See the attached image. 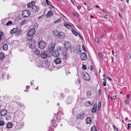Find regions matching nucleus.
Wrapping results in <instances>:
<instances>
[{
  "mask_svg": "<svg viewBox=\"0 0 131 131\" xmlns=\"http://www.w3.org/2000/svg\"><path fill=\"white\" fill-rule=\"evenodd\" d=\"M63 115L62 112H58L57 115L56 114L54 115V117L52 120V124L49 128V131H54L53 129L57 126L58 123L60 122V119Z\"/></svg>",
  "mask_w": 131,
  "mask_h": 131,
  "instance_id": "obj_1",
  "label": "nucleus"
},
{
  "mask_svg": "<svg viewBox=\"0 0 131 131\" xmlns=\"http://www.w3.org/2000/svg\"><path fill=\"white\" fill-rule=\"evenodd\" d=\"M14 120L17 123H19L24 117V114L23 112L17 111L14 114Z\"/></svg>",
  "mask_w": 131,
  "mask_h": 131,
  "instance_id": "obj_2",
  "label": "nucleus"
},
{
  "mask_svg": "<svg viewBox=\"0 0 131 131\" xmlns=\"http://www.w3.org/2000/svg\"><path fill=\"white\" fill-rule=\"evenodd\" d=\"M85 116V113L84 112H83L77 114L76 115V118L77 119L82 120L84 119Z\"/></svg>",
  "mask_w": 131,
  "mask_h": 131,
  "instance_id": "obj_3",
  "label": "nucleus"
},
{
  "mask_svg": "<svg viewBox=\"0 0 131 131\" xmlns=\"http://www.w3.org/2000/svg\"><path fill=\"white\" fill-rule=\"evenodd\" d=\"M36 41L34 40H31L28 43V46L30 48L33 49L35 47L36 45Z\"/></svg>",
  "mask_w": 131,
  "mask_h": 131,
  "instance_id": "obj_4",
  "label": "nucleus"
},
{
  "mask_svg": "<svg viewBox=\"0 0 131 131\" xmlns=\"http://www.w3.org/2000/svg\"><path fill=\"white\" fill-rule=\"evenodd\" d=\"M36 30L34 28H31L28 31L27 34L29 37H32L35 34Z\"/></svg>",
  "mask_w": 131,
  "mask_h": 131,
  "instance_id": "obj_5",
  "label": "nucleus"
},
{
  "mask_svg": "<svg viewBox=\"0 0 131 131\" xmlns=\"http://www.w3.org/2000/svg\"><path fill=\"white\" fill-rule=\"evenodd\" d=\"M30 14V12L28 10H23L22 12L23 16L24 17H28Z\"/></svg>",
  "mask_w": 131,
  "mask_h": 131,
  "instance_id": "obj_6",
  "label": "nucleus"
},
{
  "mask_svg": "<svg viewBox=\"0 0 131 131\" xmlns=\"http://www.w3.org/2000/svg\"><path fill=\"white\" fill-rule=\"evenodd\" d=\"M39 47L41 49H43L46 46V43L45 42L42 40L40 41L38 43Z\"/></svg>",
  "mask_w": 131,
  "mask_h": 131,
  "instance_id": "obj_7",
  "label": "nucleus"
},
{
  "mask_svg": "<svg viewBox=\"0 0 131 131\" xmlns=\"http://www.w3.org/2000/svg\"><path fill=\"white\" fill-rule=\"evenodd\" d=\"M61 49L60 48L59 50L58 49L54 51L52 53V55L54 57H58L59 55V50L60 51L61 50Z\"/></svg>",
  "mask_w": 131,
  "mask_h": 131,
  "instance_id": "obj_8",
  "label": "nucleus"
},
{
  "mask_svg": "<svg viewBox=\"0 0 131 131\" xmlns=\"http://www.w3.org/2000/svg\"><path fill=\"white\" fill-rule=\"evenodd\" d=\"M80 58L82 60H86L87 58V55L86 53L85 52L81 53L80 55Z\"/></svg>",
  "mask_w": 131,
  "mask_h": 131,
  "instance_id": "obj_9",
  "label": "nucleus"
},
{
  "mask_svg": "<svg viewBox=\"0 0 131 131\" xmlns=\"http://www.w3.org/2000/svg\"><path fill=\"white\" fill-rule=\"evenodd\" d=\"M64 45L65 47L67 49H69L71 48V44L68 41H65L64 42Z\"/></svg>",
  "mask_w": 131,
  "mask_h": 131,
  "instance_id": "obj_10",
  "label": "nucleus"
},
{
  "mask_svg": "<svg viewBox=\"0 0 131 131\" xmlns=\"http://www.w3.org/2000/svg\"><path fill=\"white\" fill-rule=\"evenodd\" d=\"M83 78L84 80L87 81H89L90 79V77L88 74L87 73H85L83 74Z\"/></svg>",
  "mask_w": 131,
  "mask_h": 131,
  "instance_id": "obj_11",
  "label": "nucleus"
},
{
  "mask_svg": "<svg viewBox=\"0 0 131 131\" xmlns=\"http://www.w3.org/2000/svg\"><path fill=\"white\" fill-rule=\"evenodd\" d=\"M64 34L62 32H60L56 35V36L60 39H63L64 37Z\"/></svg>",
  "mask_w": 131,
  "mask_h": 131,
  "instance_id": "obj_12",
  "label": "nucleus"
},
{
  "mask_svg": "<svg viewBox=\"0 0 131 131\" xmlns=\"http://www.w3.org/2000/svg\"><path fill=\"white\" fill-rule=\"evenodd\" d=\"M31 9V11L35 13L38 12L39 10V7L35 5H34Z\"/></svg>",
  "mask_w": 131,
  "mask_h": 131,
  "instance_id": "obj_13",
  "label": "nucleus"
},
{
  "mask_svg": "<svg viewBox=\"0 0 131 131\" xmlns=\"http://www.w3.org/2000/svg\"><path fill=\"white\" fill-rule=\"evenodd\" d=\"M55 47V43L54 42L51 43L49 45L48 48L50 51L53 50Z\"/></svg>",
  "mask_w": 131,
  "mask_h": 131,
  "instance_id": "obj_14",
  "label": "nucleus"
},
{
  "mask_svg": "<svg viewBox=\"0 0 131 131\" xmlns=\"http://www.w3.org/2000/svg\"><path fill=\"white\" fill-rule=\"evenodd\" d=\"M35 3L34 1H32L31 2L28 3L27 5V7L28 8H32L35 5Z\"/></svg>",
  "mask_w": 131,
  "mask_h": 131,
  "instance_id": "obj_15",
  "label": "nucleus"
},
{
  "mask_svg": "<svg viewBox=\"0 0 131 131\" xmlns=\"http://www.w3.org/2000/svg\"><path fill=\"white\" fill-rule=\"evenodd\" d=\"M0 112H1V116H4L6 115L7 111L6 109H3Z\"/></svg>",
  "mask_w": 131,
  "mask_h": 131,
  "instance_id": "obj_16",
  "label": "nucleus"
},
{
  "mask_svg": "<svg viewBox=\"0 0 131 131\" xmlns=\"http://www.w3.org/2000/svg\"><path fill=\"white\" fill-rule=\"evenodd\" d=\"M53 15V12L51 11H49L46 14V17L47 18H49L52 16Z\"/></svg>",
  "mask_w": 131,
  "mask_h": 131,
  "instance_id": "obj_17",
  "label": "nucleus"
},
{
  "mask_svg": "<svg viewBox=\"0 0 131 131\" xmlns=\"http://www.w3.org/2000/svg\"><path fill=\"white\" fill-rule=\"evenodd\" d=\"M97 105L96 104H94L92 110V113H95L96 112L97 110Z\"/></svg>",
  "mask_w": 131,
  "mask_h": 131,
  "instance_id": "obj_18",
  "label": "nucleus"
},
{
  "mask_svg": "<svg viewBox=\"0 0 131 131\" xmlns=\"http://www.w3.org/2000/svg\"><path fill=\"white\" fill-rule=\"evenodd\" d=\"M47 54L45 52H42L40 54L41 57L44 59H46L47 57Z\"/></svg>",
  "mask_w": 131,
  "mask_h": 131,
  "instance_id": "obj_19",
  "label": "nucleus"
},
{
  "mask_svg": "<svg viewBox=\"0 0 131 131\" xmlns=\"http://www.w3.org/2000/svg\"><path fill=\"white\" fill-rule=\"evenodd\" d=\"M24 125V123H20L17 124L16 127H18V129H21L22 128Z\"/></svg>",
  "mask_w": 131,
  "mask_h": 131,
  "instance_id": "obj_20",
  "label": "nucleus"
},
{
  "mask_svg": "<svg viewBox=\"0 0 131 131\" xmlns=\"http://www.w3.org/2000/svg\"><path fill=\"white\" fill-rule=\"evenodd\" d=\"M54 62L55 63L57 64H59L61 62L60 59L59 58H56L54 60Z\"/></svg>",
  "mask_w": 131,
  "mask_h": 131,
  "instance_id": "obj_21",
  "label": "nucleus"
},
{
  "mask_svg": "<svg viewBox=\"0 0 131 131\" xmlns=\"http://www.w3.org/2000/svg\"><path fill=\"white\" fill-rule=\"evenodd\" d=\"M86 121L87 124H90L92 121L91 118L90 117H88L86 119Z\"/></svg>",
  "mask_w": 131,
  "mask_h": 131,
  "instance_id": "obj_22",
  "label": "nucleus"
},
{
  "mask_svg": "<svg viewBox=\"0 0 131 131\" xmlns=\"http://www.w3.org/2000/svg\"><path fill=\"white\" fill-rule=\"evenodd\" d=\"M17 28H14L11 30L10 32V33L11 34H13L14 33H16V32L17 31Z\"/></svg>",
  "mask_w": 131,
  "mask_h": 131,
  "instance_id": "obj_23",
  "label": "nucleus"
},
{
  "mask_svg": "<svg viewBox=\"0 0 131 131\" xmlns=\"http://www.w3.org/2000/svg\"><path fill=\"white\" fill-rule=\"evenodd\" d=\"M64 26L67 28L70 29L71 28V26L69 24L65 22L63 23Z\"/></svg>",
  "mask_w": 131,
  "mask_h": 131,
  "instance_id": "obj_24",
  "label": "nucleus"
},
{
  "mask_svg": "<svg viewBox=\"0 0 131 131\" xmlns=\"http://www.w3.org/2000/svg\"><path fill=\"white\" fill-rule=\"evenodd\" d=\"M84 105L86 106H90L92 105V104L90 101H88L84 103Z\"/></svg>",
  "mask_w": 131,
  "mask_h": 131,
  "instance_id": "obj_25",
  "label": "nucleus"
},
{
  "mask_svg": "<svg viewBox=\"0 0 131 131\" xmlns=\"http://www.w3.org/2000/svg\"><path fill=\"white\" fill-rule=\"evenodd\" d=\"M34 52L35 54L37 55H39L40 53L39 51L37 49H35Z\"/></svg>",
  "mask_w": 131,
  "mask_h": 131,
  "instance_id": "obj_26",
  "label": "nucleus"
},
{
  "mask_svg": "<svg viewBox=\"0 0 131 131\" xmlns=\"http://www.w3.org/2000/svg\"><path fill=\"white\" fill-rule=\"evenodd\" d=\"M12 124L10 122L8 123L7 124V127L8 128H11L12 127Z\"/></svg>",
  "mask_w": 131,
  "mask_h": 131,
  "instance_id": "obj_27",
  "label": "nucleus"
},
{
  "mask_svg": "<svg viewBox=\"0 0 131 131\" xmlns=\"http://www.w3.org/2000/svg\"><path fill=\"white\" fill-rule=\"evenodd\" d=\"M91 131H97L96 127L95 126H94L91 128Z\"/></svg>",
  "mask_w": 131,
  "mask_h": 131,
  "instance_id": "obj_28",
  "label": "nucleus"
},
{
  "mask_svg": "<svg viewBox=\"0 0 131 131\" xmlns=\"http://www.w3.org/2000/svg\"><path fill=\"white\" fill-rule=\"evenodd\" d=\"M8 49V46L7 44H4L3 46V49L4 50H6Z\"/></svg>",
  "mask_w": 131,
  "mask_h": 131,
  "instance_id": "obj_29",
  "label": "nucleus"
},
{
  "mask_svg": "<svg viewBox=\"0 0 131 131\" xmlns=\"http://www.w3.org/2000/svg\"><path fill=\"white\" fill-rule=\"evenodd\" d=\"M27 23V20L26 19H24L22 20L20 24L21 25H23Z\"/></svg>",
  "mask_w": 131,
  "mask_h": 131,
  "instance_id": "obj_30",
  "label": "nucleus"
},
{
  "mask_svg": "<svg viewBox=\"0 0 131 131\" xmlns=\"http://www.w3.org/2000/svg\"><path fill=\"white\" fill-rule=\"evenodd\" d=\"M4 57V54L3 53H0V59H3Z\"/></svg>",
  "mask_w": 131,
  "mask_h": 131,
  "instance_id": "obj_31",
  "label": "nucleus"
},
{
  "mask_svg": "<svg viewBox=\"0 0 131 131\" xmlns=\"http://www.w3.org/2000/svg\"><path fill=\"white\" fill-rule=\"evenodd\" d=\"M72 31L73 33L75 36H77V35L78 33L75 31L74 29L73 28L72 29Z\"/></svg>",
  "mask_w": 131,
  "mask_h": 131,
  "instance_id": "obj_32",
  "label": "nucleus"
},
{
  "mask_svg": "<svg viewBox=\"0 0 131 131\" xmlns=\"http://www.w3.org/2000/svg\"><path fill=\"white\" fill-rule=\"evenodd\" d=\"M21 34V31L19 30L17 31H16V36H18Z\"/></svg>",
  "mask_w": 131,
  "mask_h": 131,
  "instance_id": "obj_33",
  "label": "nucleus"
},
{
  "mask_svg": "<svg viewBox=\"0 0 131 131\" xmlns=\"http://www.w3.org/2000/svg\"><path fill=\"white\" fill-rule=\"evenodd\" d=\"M68 57V56L66 53H65L63 55V57L64 60H66Z\"/></svg>",
  "mask_w": 131,
  "mask_h": 131,
  "instance_id": "obj_34",
  "label": "nucleus"
},
{
  "mask_svg": "<svg viewBox=\"0 0 131 131\" xmlns=\"http://www.w3.org/2000/svg\"><path fill=\"white\" fill-rule=\"evenodd\" d=\"M11 118V116L10 115H7L6 117V119L7 120L10 119Z\"/></svg>",
  "mask_w": 131,
  "mask_h": 131,
  "instance_id": "obj_35",
  "label": "nucleus"
},
{
  "mask_svg": "<svg viewBox=\"0 0 131 131\" xmlns=\"http://www.w3.org/2000/svg\"><path fill=\"white\" fill-rule=\"evenodd\" d=\"M91 94V92L90 91H89L87 92L86 95L88 96H90Z\"/></svg>",
  "mask_w": 131,
  "mask_h": 131,
  "instance_id": "obj_36",
  "label": "nucleus"
},
{
  "mask_svg": "<svg viewBox=\"0 0 131 131\" xmlns=\"http://www.w3.org/2000/svg\"><path fill=\"white\" fill-rule=\"evenodd\" d=\"M53 34L55 35L56 36V35L58 34V33H59V32L57 31V30H54L53 31Z\"/></svg>",
  "mask_w": 131,
  "mask_h": 131,
  "instance_id": "obj_37",
  "label": "nucleus"
},
{
  "mask_svg": "<svg viewBox=\"0 0 131 131\" xmlns=\"http://www.w3.org/2000/svg\"><path fill=\"white\" fill-rule=\"evenodd\" d=\"M101 102H99L98 103V110H100L101 106Z\"/></svg>",
  "mask_w": 131,
  "mask_h": 131,
  "instance_id": "obj_38",
  "label": "nucleus"
},
{
  "mask_svg": "<svg viewBox=\"0 0 131 131\" xmlns=\"http://www.w3.org/2000/svg\"><path fill=\"white\" fill-rule=\"evenodd\" d=\"M113 128H114L115 131H118L117 128L116 127L115 125H113Z\"/></svg>",
  "mask_w": 131,
  "mask_h": 131,
  "instance_id": "obj_39",
  "label": "nucleus"
},
{
  "mask_svg": "<svg viewBox=\"0 0 131 131\" xmlns=\"http://www.w3.org/2000/svg\"><path fill=\"white\" fill-rule=\"evenodd\" d=\"M126 58L128 60H129L131 58V57L130 55L129 54H127L126 55Z\"/></svg>",
  "mask_w": 131,
  "mask_h": 131,
  "instance_id": "obj_40",
  "label": "nucleus"
},
{
  "mask_svg": "<svg viewBox=\"0 0 131 131\" xmlns=\"http://www.w3.org/2000/svg\"><path fill=\"white\" fill-rule=\"evenodd\" d=\"M86 67H87L86 65L83 64L82 68L83 70H85L87 69Z\"/></svg>",
  "mask_w": 131,
  "mask_h": 131,
  "instance_id": "obj_41",
  "label": "nucleus"
},
{
  "mask_svg": "<svg viewBox=\"0 0 131 131\" xmlns=\"http://www.w3.org/2000/svg\"><path fill=\"white\" fill-rule=\"evenodd\" d=\"M123 36L122 34H120L119 37V38L121 40L123 39Z\"/></svg>",
  "mask_w": 131,
  "mask_h": 131,
  "instance_id": "obj_42",
  "label": "nucleus"
},
{
  "mask_svg": "<svg viewBox=\"0 0 131 131\" xmlns=\"http://www.w3.org/2000/svg\"><path fill=\"white\" fill-rule=\"evenodd\" d=\"M12 24V21H9L6 24V25L7 26H9Z\"/></svg>",
  "mask_w": 131,
  "mask_h": 131,
  "instance_id": "obj_43",
  "label": "nucleus"
},
{
  "mask_svg": "<svg viewBox=\"0 0 131 131\" xmlns=\"http://www.w3.org/2000/svg\"><path fill=\"white\" fill-rule=\"evenodd\" d=\"M4 124V123L3 121H0V126L3 125Z\"/></svg>",
  "mask_w": 131,
  "mask_h": 131,
  "instance_id": "obj_44",
  "label": "nucleus"
},
{
  "mask_svg": "<svg viewBox=\"0 0 131 131\" xmlns=\"http://www.w3.org/2000/svg\"><path fill=\"white\" fill-rule=\"evenodd\" d=\"M99 56L100 57V58L102 59H103V57H102V54L101 53L99 52Z\"/></svg>",
  "mask_w": 131,
  "mask_h": 131,
  "instance_id": "obj_45",
  "label": "nucleus"
},
{
  "mask_svg": "<svg viewBox=\"0 0 131 131\" xmlns=\"http://www.w3.org/2000/svg\"><path fill=\"white\" fill-rule=\"evenodd\" d=\"M101 10L103 12L105 13H108V12L106 10H102V9H101Z\"/></svg>",
  "mask_w": 131,
  "mask_h": 131,
  "instance_id": "obj_46",
  "label": "nucleus"
},
{
  "mask_svg": "<svg viewBox=\"0 0 131 131\" xmlns=\"http://www.w3.org/2000/svg\"><path fill=\"white\" fill-rule=\"evenodd\" d=\"M77 52L78 53H80L81 52V49L79 48H78L76 49Z\"/></svg>",
  "mask_w": 131,
  "mask_h": 131,
  "instance_id": "obj_47",
  "label": "nucleus"
},
{
  "mask_svg": "<svg viewBox=\"0 0 131 131\" xmlns=\"http://www.w3.org/2000/svg\"><path fill=\"white\" fill-rule=\"evenodd\" d=\"M46 2V3L47 5H50V2L48 0H45Z\"/></svg>",
  "mask_w": 131,
  "mask_h": 131,
  "instance_id": "obj_48",
  "label": "nucleus"
},
{
  "mask_svg": "<svg viewBox=\"0 0 131 131\" xmlns=\"http://www.w3.org/2000/svg\"><path fill=\"white\" fill-rule=\"evenodd\" d=\"M72 14L74 16H75H75H77L78 17H79V14L78 13H73Z\"/></svg>",
  "mask_w": 131,
  "mask_h": 131,
  "instance_id": "obj_49",
  "label": "nucleus"
},
{
  "mask_svg": "<svg viewBox=\"0 0 131 131\" xmlns=\"http://www.w3.org/2000/svg\"><path fill=\"white\" fill-rule=\"evenodd\" d=\"M41 4L43 6H46V3L43 2H41Z\"/></svg>",
  "mask_w": 131,
  "mask_h": 131,
  "instance_id": "obj_50",
  "label": "nucleus"
},
{
  "mask_svg": "<svg viewBox=\"0 0 131 131\" xmlns=\"http://www.w3.org/2000/svg\"><path fill=\"white\" fill-rule=\"evenodd\" d=\"M61 20V19H59L57 20L56 21H55L54 22V23H58L59 21H60Z\"/></svg>",
  "mask_w": 131,
  "mask_h": 131,
  "instance_id": "obj_51",
  "label": "nucleus"
},
{
  "mask_svg": "<svg viewBox=\"0 0 131 131\" xmlns=\"http://www.w3.org/2000/svg\"><path fill=\"white\" fill-rule=\"evenodd\" d=\"M3 34V33L2 32H0V41L1 40L2 36Z\"/></svg>",
  "mask_w": 131,
  "mask_h": 131,
  "instance_id": "obj_52",
  "label": "nucleus"
},
{
  "mask_svg": "<svg viewBox=\"0 0 131 131\" xmlns=\"http://www.w3.org/2000/svg\"><path fill=\"white\" fill-rule=\"evenodd\" d=\"M93 66L92 65H91V68H90V70L91 71H93Z\"/></svg>",
  "mask_w": 131,
  "mask_h": 131,
  "instance_id": "obj_53",
  "label": "nucleus"
},
{
  "mask_svg": "<svg viewBox=\"0 0 131 131\" xmlns=\"http://www.w3.org/2000/svg\"><path fill=\"white\" fill-rule=\"evenodd\" d=\"M131 125V124L130 123H129L128 124V127L127 128V129H130V126Z\"/></svg>",
  "mask_w": 131,
  "mask_h": 131,
  "instance_id": "obj_54",
  "label": "nucleus"
},
{
  "mask_svg": "<svg viewBox=\"0 0 131 131\" xmlns=\"http://www.w3.org/2000/svg\"><path fill=\"white\" fill-rule=\"evenodd\" d=\"M82 48H83V50L84 51H85V52H86V50L84 46L82 45Z\"/></svg>",
  "mask_w": 131,
  "mask_h": 131,
  "instance_id": "obj_55",
  "label": "nucleus"
},
{
  "mask_svg": "<svg viewBox=\"0 0 131 131\" xmlns=\"http://www.w3.org/2000/svg\"><path fill=\"white\" fill-rule=\"evenodd\" d=\"M106 82H103V85L104 86H105L106 85Z\"/></svg>",
  "mask_w": 131,
  "mask_h": 131,
  "instance_id": "obj_56",
  "label": "nucleus"
},
{
  "mask_svg": "<svg viewBox=\"0 0 131 131\" xmlns=\"http://www.w3.org/2000/svg\"><path fill=\"white\" fill-rule=\"evenodd\" d=\"M79 35V37H80V38H81V39H82V37L81 35V34L80 33H78Z\"/></svg>",
  "mask_w": 131,
  "mask_h": 131,
  "instance_id": "obj_57",
  "label": "nucleus"
},
{
  "mask_svg": "<svg viewBox=\"0 0 131 131\" xmlns=\"http://www.w3.org/2000/svg\"><path fill=\"white\" fill-rule=\"evenodd\" d=\"M104 80V82H106V77H104V79H103Z\"/></svg>",
  "mask_w": 131,
  "mask_h": 131,
  "instance_id": "obj_58",
  "label": "nucleus"
},
{
  "mask_svg": "<svg viewBox=\"0 0 131 131\" xmlns=\"http://www.w3.org/2000/svg\"><path fill=\"white\" fill-rule=\"evenodd\" d=\"M119 10H121V11L123 12V8H122L120 7L119 8Z\"/></svg>",
  "mask_w": 131,
  "mask_h": 131,
  "instance_id": "obj_59",
  "label": "nucleus"
},
{
  "mask_svg": "<svg viewBox=\"0 0 131 131\" xmlns=\"http://www.w3.org/2000/svg\"><path fill=\"white\" fill-rule=\"evenodd\" d=\"M81 6H78L77 7V8L78 9H79L81 8Z\"/></svg>",
  "mask_w": 131,
  "mask_h": 131,
  "instance_id": "obj_60",
  "label": "nucleus"
},
{
  "mask_svg": "<svg viewBox=\"0 0 131 131\" xmlns=\"http://www.w3.org/2000/svg\"><path fill=\"white\" fill-rule=\"evenodd\" d=\"M98 93L99 94H100L101 93V89H99L98 92Z\"/></svg>",
  "mask_w": 131,
  "mask_h": 131,
  "instance_id": "obj_61",
  "label": "nucleus"
},
{
  "mask_svg": "<svg viewBox=\"0 0 131 131\" xmlns=\"http://www.w3.org/2000/svg\"><path fill=\"white\" fill-rule=\"evenodd\" d=\"M95 40L96 42H98L99 41V39L97 38V39H96Z\"/></svg>",
  "mask_w": 131,
  "mask_h": 131,
  "instance_id": "obj_62",
  "label": "nucleus"
},
{
  "mask_svg": "<svg viewBox=\"0 0 131 131\" xmlns=\"http://www.w3.org/2000/svg\"><path fill=\"white\" fill-rule=\"evenodd\" d=\"M78 82L79 83V84H80V83L81 82V80L80 79H79Z\"/></svg>",
  "mask_w": 131,
  "mask_h": 131,
  "instance_id": "obj_63",
  "label": "nucleus"
},
{
  "mask_svg": "<svg viewBox=\"0 0 131 131\" xmlns=\"http://www.w3.org/2000/svg\"><path fill=\"white\" fill-rule=\"evenodd\" d=\"M125 102L127 104H128L129 103L128 101L127 100H126Z\"/></svg>",
  "mask_w": 131,
  "mask_h": 131,
  "instance_id": "obj_64",
  "label": "nucleus"
}]
</instances>
